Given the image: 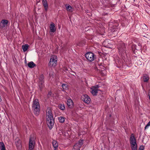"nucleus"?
<instances>
[{
    "mask_svg": "<svg viewBox=\"0 0 150 150\" xmlns=\"http://www.w3.org/2000/svg\"><path fill=\"white\" fill-rule=\"evenodd\" d=\"M58 119L59 122L61 123H63L64 121V118L62 117H58Z\"/></svg>",
    "mask_w": 150,
    "mask_h": 150,
    "instance_id": "nucleus-21",
    "label": "nucleus"
},
{
    "mask_svg": "<svg viewBox=\"0 0 150 150\" xmlns=\"http://www.w3.org/2000/svg\"><path fill=\"white\" fill-rule=\"evenodd\" d=\"M135 140L134 135L133 134H132L130 137V141H135Z\"/></svg>",
    "mask_w": 150,
    "mask_h": 150,
    "instance_id": "nucleus-24",
    "label": "nucleus"
},
{
    "mask_svg": "<svg viewBox=\"0 0 150 150\" xmlns=\"http://www.w3.org/2000/svg\"><path fill=\"white\" fill-rule=\"evenodd\" d=\"M82 100L86 103L88 104L91 101V99L87 95H84L81 97Z\"/></svg>",
    "mask_w": 150,
    "mask_h": 150,
    "instance_id": "nucleus-5",
    "label": "nucleus"
},
{
    "mask_svg": "<svg viewBox=\"0 0 150 150\" xmlns=\"http://www.w3.org/2000/svg\"><path fill=\"white\" fill-rule=\"evenodd\" d=\"M149 126H150V121L146 125V126L145 129H146L148 128Z\"/></svg>",
    "mask_w": 150,
    "mask_h": 150,
    "instance_id": "nucleus-27",
    "label": "nucleus"
},
{
    "mask_svg": "<svg viewBox=\"0 0 150 150\" xmlns=\"http://www.w3.org/2000/svg\"><path fill=\"white\" fill-rule=\"evenodd\" d=\"M39 86L40 89L41 90L44 86V82L43 81H39Z\"/></svg>",
    "mask_w": 150,
    "mask_h": 150,
    "instance_id": "nucleus-20",
    "label": "nucleus"
},
{
    "mask_svg": "<svg viewBox=\"0 0 150 150\" xmlns=\"http://www.w3.org/2000/svg\"><path fill=\"white\" fill-rule=\"evenodd\" d=\"M130 146L132 150H137V145L136 141H130Z\"/></svg>",
    "mask_w": 150,
    "mask_h": 150,
    "instance_id": "nucleus-8",
    "label": "nucleus"
},
{
    "mask_svg": "<svg viewBox=\"0 0 150 150\" xmlns=\"http://www.w3.org/2000/svg\"><path fill=\"white\" fill-rule=\"evenodd\" d=\"M52 145L55 149V150H57L56 149L58 146V144L57 141H52Z\"/></svg>",
    "mask_w": 150,
    "mask_h": 150,
    "instance_id": "nucleus-17",
    "label": "nucleus"
},
{
    "mask_svg": "<svg viewBox=\"0 0 150 150\" xmlns=\"http://www.w3.org/2000/svg\"><path fill=\"white\" fill-rule=\"evenodd\" d=\"M65 6L67 10L68 11H71V10L72 8V7L68 4H66Z\"/></svg>",
    "mask_w": 150,
    "mask_h": 150,
    "instance_id": "nucleus-23",
    "label": "nucleus"
},
{
    "mask_svg": "<svg viewBox=\"0 0 150 150\" xmlns=\"http://www.w3.org/2000/svg\"><path fill=\"white\" fill-rule=\"evenodd\" d=\"M40 106L37 99H35L33 101L32 108L35 114L38 115L39 114Z\"/></svg>",
    "mask_w": 150,
    "mask_h": 150,
    "instance_id": "nucleus-2",
    "label": "nucleus"
},
{
    "mask_svg": "<svg viewBox=\"0 0 150 150\" xmlns=\"http://www.w3.org/2000/svg\"><path fill=\"white\" fill-rule=\"evenodd\" d=\"M35 66V64L33 62H30L28 64V67L30 68H33Z\"/></svg>",
    "mask_w": 150,
    "mask_h": 150,
    "instance_id": "nucleus-19",
    "label": "nucleus"
},
{
    "mask_svg": "<svg viewBox=\"0 0 150 150\" xmlns=\"http://www.w3.org/2000/svg\"><path fill=\"white\" fill-rule=\"evenodd\" d=\"M67 104L69 108H72L74 105L72 100L71 99H68L67 101Z\"/></svg>",
    "mask_w": 150,
    "mask_h": 150,
    "instance_id": "nucleus-11",
    "label": "nucleus"
},
{
    "mask_svg": "<svg viewBox=\"0 0 150 150\" xmlns=\"http://www.w3.org/2000/svg\"><path fill=\"white\" fill-rule=\"evenodd\" d=\"M59 108L62 110H64L65 108V106L64 105H60L59 106Z\"/></svg>",
    "mask_w": 150,
    "mask_h": 150,
    "instance_id": "nucleus-25",
    "label": "nucleus"
},
{
    "mask_svg": "<svg viewBox=\"0 0 150 150\" xmlns=\"http://www.w3.org/2000/svg\"><path fill=\"white\" fill-rule=\"evenodd\" d=\"M46 120L48 127L51 129L53 126L54 120L52 110L50 108H48L46 110Z\"/></svg>",
    "mask_w": 150,
    "mask_h": 150,
    "instance_id": "nucleus-1",
    "label": "nucleus"
},
{
    "mask_svg": "<svg viewBox=\"0 0 150 150\" xmlns=\"http://www.w3.org/2000/svg\"><path fill=\"white\" fill-rule=\"evenodd\" d=\"M107 42L105 41V42H103V44L105 47H108V46L107 45H106V44H107Z\"/></svg>",
    "mask_w": 150,
    "mask_h": 150,
    "instance_id": "nucleus-28",
    "label": "nucleus"
},
{
    "mask_svg": "<svg viewBox=\"0 0 150 150\" xmlns=\"http://www.w3.org/2000/svg\"><path fill=\"white\" fill-rule=\"evenodd\" d=\"M62 87L64 91L68 89V86L67 84H63L62 85Z\"/></svg>",
    "mask_w": 150,
    "mask_h": 150,
    "instance_id": "nucleus-22",
    "label": "nucleus"
},
{
    "mask_svg": "<svg viewBox=\"0 0 150 150\" xmlns=\"http://www.w3.org/2000/svg\"><path fill=\"white\" fill-rule=\"evenodd\" d=\"M149 79V77L148 75L145 74L143 76V80L144 82H147Z\"/></svg>",
    "mask_w": 150,
    "mask_h": 150,
    "instance_id": "nucleus-14",
    "label": "nucleus"
},
{
    "mask_svg": "<svg viewBox=\"0 0 150 150\" xmlns=\"http://www.w3.org/2000/svg\"><path fill=\"white\" fill-rule=\"evenodd\" d=\"M76 150H80V149H77Z\"/></svg>",
    "mask_w": 150,
    "mask_h": 150,
    "instance_id": "nucleus-32",
    "label": "nucleus"
},
{
    "mask_svg": "<svg viewBox=\"0 0 150 150\" xmlns=\"http://www.w3.org/2000/svg\"><path fill=\"white\" fill-rule=\"evenodd\" d=\"M42 4L44 7L45 10L47 11L48 8V5L46 0H42Z\"/></svg>",
    "mask_w": 150,
    "mask_h": 150,
    "instance_id": "nucleus-13",
    "label": "nucleus"
},
{
    "mask_svg": "<svg viewBox=\"0 0 150 150\" xmlns=\"http://www.w3.org/2000/svg\"><path fill=\"white\" fill-rule=\"evenodd\" d=\"M119 52L121 54H124L126 53L125 47V45L123 43L120 47L118 48Z\"/></svg>",
    "mask_w": 150,
    "mask_h": 150,
    "instance_id": "nucleus-6",
    "label": "nucleus"
},
{
    "mask_svg": "<svg viewBox=\"0 0 150 150\" xmlns=\"http://www.w3.org/2000/svg\"><path fill=\"white\" fill-rule=\"evenodd\" d=\"M57 63V57L55 55L52 56L48 63V65L50 67H55Z\"/></svg>",
    "mask_w": 150,
    "mask_h": 150,
    "instance_id": "nucleus-3",
    "label": "nucleus"
},
{
    "mask_svg": "<svg viewBox=\"0 0 150 150\" xmlns=\"http://www.w3.org/2000/svg\"><path fill=\"white\" fill-rule=\"evenodd\" d=\"M81 143V142H80V143Z\"/></svg>",
    "mask_w": 150,
    "mask_h": 150,
    "instance_id": "nucleus-33",
    "label": "nucleus"
},
{
    "mask_svg": "<svg viewBox=\"0 0 150 150\" xmlns=\"http://www.w3.org/2000/svg\"><path fill=\"white\" fill-rule=\"evenodd\" d=\"M148 94V96H149V98L150 100V90H149V91Z\"/></svg>",
    "mask_w": 150,
    "mask_h": 150,
    "instance_id": "nucleus-29",
    "label": "nucleus"
},
{
    "mask_svg": "<svg viewBox=\"0 0 150 150\" xmlns=\"http://www.w3.org/2000/svg\"><path fill=\"white\" fill-rule=\"evenodd\" d=\"M36 140V135L34 134H32L30 135L29 141H34Z\"/></svg>",
    "mask_w": 150,
    "mask_h": 150,
    "instance_id": "nucleus-16",
    "label": "nucleus"
},
{
    "mask_svg": "<svg viewBox=\"0 0 150 150\" xmlns=\"http://www.w3.org/2000/svg\"><path fill=\"white\" fill-rule=\"evenodd\" d=\"M35 144V141H29V150H33Z\"/></svg>",
    "mask_w": 150,
    "mask_h": 150,
    "instance_id": "nucleus-12",
    "label": "nucleus"
},
{
    "mask_svg": "<svg viewBox=\"0 0 150 150\" xmlns=\"http://www.w3.org/2000/svg\"><path fill=\"white\" fill-rule=\"evenodd\" d=\"M50 32L54 33L56 31V29L55 25L53 22H51L50 26Z\"/></svg>",
    "mask_w": 150,
    "mask_h": 150,
    "instance_id": "nucleus-10",
    "label": "nucleus"
},
{
    "mask_svg": "<svg viewBox=\"0 0 150 150\" xmlns=\"http://www.w3.org/2000/svg\"><path fill=\"white\" fill-rule=\"evenodd\" d=\"M91 92L93 95H96V94L98 93V92L99 91L98 86L92 87L91 88Z\"/></svg>",
    "mask_w": 150,
    "mask_h": 150,
    "instance_id": "nucleus-7",
    "label": "nucleus"
},
{
    "mask_svg": "<svg viewBox=\"0 0 150 150\" xmlns=\"http://www.w3.org/2000/svg\"><path fill=\"white\" fill-rule=\"evenodd\" d=\"M0 149L1 150H6L5 145L2 142H0Z\"/></svg>",
    "mask_w": 150,
    "mask_h": 150,
    "instance_id": "nucleus-18",
    "label": "nucleus"
},
{
    "mask_svg": "<svg viewBox=\"0 0 150 150\" xmlns=\"http://www.w3.org/2000/svg\"><path fill=\"white\" fill-rule=\"evenodd\" d=\"M8 21L6 20H2L0 23V28L3 29L7 26Z\"/></svg>",
    "mask_w": 150,
    "mask_h": 150,
    "instance_id": "nucleus-9",
    "label": "nucleus"
},
{
    "mask_svg": "<svg viewBox=\"0 0 150 150\" xmlns=\"http://www.w3.org/2000/svg\"><path fill=\"white\" fill-rule=\"evenodd\" d=\"M86 58L89 61H92L94 60V54L91 52H88L85 54Z\"/></svg>",
    "mask_w": 150,
    "mask_h": 150,
    "instance_id": "nucleus-4",
    "label": "nucleus"
},
{
    "mask_svg": "<svg viewBox=\"0 0 150 150\" xmlns=\"http://www.w3.org/2000/svg\"><path fill=\"white\" fill-rule=\"evenodd\" d=\"M29 46L27 44H25V45H23L22 46V48L24 52L26 51L28 48Z\"/></svg>",
    "mask_w": 150,
    "mask_h": 150,
    "instance_id": "nucleus-15",
    "label": "nucleus"
},
{
    "mask_svg": "<svg viewBox=\"0 0 150 150\" xmlns=\"http://www.w3.org/2000/svg\"><path fill=\"white\" fill-rule=\"evenodd\" d=\"M144 146L143 145L140 146L139 150H144Z\"/></svg>",
    "mask_w": 150,
    "mask_h": 150,
    "instance_id": "nucleus-26",
    "label": "nucleus"
},
{
    "mask_svg": "<svg viewBox=\"0 0 150 150\" xmlns=\"http://www.w3.org/2000/svg\"><path fill=\"white\" fill-rule=\"evenodd\" d=\"M52 93L51 92H49L48 93V96H50L51 95Z\"/></svg>",
    "mask_w": 150,
    "mask_h": 150,
    "instance_id": "nucleus-30",
    "label": "nucleus"
},
{
    "mask_svg": "<svg viewBox=\"0 0 150 150\" xmlns=\"http://www.w3.org/2000/svg\"><path fill=\"white\" fill-rule=\"evenodd\" d=\"M80 140L81 141H83V140H81V139H80Z\"/></svg>",
    "mask_w": 150,
    "mask_h": 150,
    "instance_id": "nucleus-31",
    "label": "nucleus"
}]
</instances>
